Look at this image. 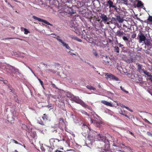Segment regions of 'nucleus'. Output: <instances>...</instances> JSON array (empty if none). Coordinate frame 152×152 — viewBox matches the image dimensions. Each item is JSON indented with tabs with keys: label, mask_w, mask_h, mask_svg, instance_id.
I'll use <instances>...</instances> for the list:
<instances>
[{
	"label": "nucleus",
	"mask_w": 152,
	"mask_h": 152,
	"mask_svg": "<svg viewBox=\"0 0 152 152\" xmlns=\"http://www.w3.org/2000/svg\"><path fill=\"white\" fill-rule=\"evenodd\" d=\"M95 138L97 140L102 141L104 143V148H101V152H107L110 148V143L109 141L106 139L105 137L99 134L96 136ZM102 148L101 147V148Z\"/></svg>",
	"instance_id": "f257e3e1"
},
{
	"label": "nucleus",
	"mask_w": 152,
	"mask_h": 152,
	"mask_svg": "<svg viewBox=\"0 0 152 152\" xmlns=\"http://www.w3.org/2000/svg\"><path fill=\"white\" fill-rule=\"evenodd\" d=\"M49 141L50 144L53 147H58L61 144V140L56 138H52Z\"/></svg>",
	"instance_id": "f03ea898"
},
{
	"label": "nucleus",
	"mask_w": 152,
	"mask_h": 152,
	"mask_svg": "<svg viewBox=\"0 0 152 152\" xmlns=\"http://www.w3.org/2000/svg\"><path fill=\"white\" fill-rule=\"evenodd\" d=\"M138 37L137 39H139V43L142 42L145 40L146 37L145 36L144 34L141 32L138 35Z\"/></svg>",
	"instance_id": "7ed1b4c3"
},
{
	"label": "nucleus",
	"mask_w": 152,
	"mask_h": 152,
	"mask_svg": "<svg viewBox=\"0 0 152 152\" xmlns=\"http://www.w3.org/2000/svg\"><path fill=\"white\" fill-rule=\"evenodd\" d=\"M55 38L58 41L62 43L63 46L65 47L68 50H71V48L68 45L64 42L63 40L61 39V37L59 36H58L57 37Z\"/></svg>",
	"instance_id": "20e7f679"
},
{
	"label": "nucleus",
	"mask_w": 152,
	"mask_h": 152,
	"mask_svg": "<svg viewBox=\"0 0 152 152\" xmlns=\"http://www.w3.org/2000/svg\"><path fill=\"white\" fill-rule=\"evenodd\" d=\"M105 76L107 79L110 78L116 81L119 80V79L118 77L111 74L105 73Z\"/></svg>",
	"instance_id": "39448f33"
},
{
	"label": "nucleus",
	"mask_w": 152,
	"mask_h": 152,
	"mask_svg": "<svg viewBox=\"0 0 152 152\" xmlns=\"http://www.w3.org/2000/svg\"><path fill=\"white\" fill-rule=\"evenodd\" d=\"M32 17L35 20H37L39 21L45 23L48 25H49L50 26H52V25L49 22H48L47 21L45 20L37 18V17L35 16H33Z\"/></svg>",
	"instance_id": "423d86ee"
},
{
	"label": "nucleus",
	"mask_w": 152,
	"mask_h": 152,
	"mask_svg": "<svg viewBox=\"0 0 152 152\" xmlns=\"http://www.w3.org/2000/svg\"><path fill=\"white\" fill-rule=\"evenodd\" d=\"M65 11L69 14L72 15L74 14L75 12H74L73 9L71 7H68L67 9L65 10Z\"/></svg>",
	"instance_id": "0eeeda50"
},
{
	"label": "nucleus",
	"mask_w": 152,
	"mask_h": 152,
	"mask_svg": "<svg viewBox=\"0 0 152 152\" xmlns=\"http://www.w3.org/2000/svg\"><path fill=\"white\" fill-rule=\"evenodd\" d=\"M91 123H93L95 126L97 127H100L101 124H102L101 122L100 121L98 122L96 120H94L92 119H91Z\"/></svg>",
	"instance_id": "6e6552de"
},
{
	"label": "nucleus",
	"mask_w": 152,
	"mask_h": 152,
	"mask_svg": "<svg viewBox=\"0 0 152 152\" xmlns=\"http://www.w3.org/2000/svg\"><path fill=\"white\" fill-rule=\"evenodd\" d=\"M74 101L77 103L80 104L83 107H85L88 108L89 107V106L88 105L86 104L83 102L81 100H75Z\"/></svg>",
	"instance_id": "1a4fd4ad"
},
{
	"label": "nucleus",
	"mask_w": 152,
	"mask_h": 152,
	"mask_svg": "<svg viewBox=\"0 0 152 152\" xmlns=\"http://www.w3.org/2000/svg\"><path fill=\"white\" fill-rule=\"evenodd\" d=\"M136 65L137 66V70L138 72L140 73L143 72L144 71V69H142V65L139 63H137Z\"/></svg>",
	"instance_id": "9d476101"
},
{
	"label": "nucleus",
	"mask_w": 152,
	"mask_h": 152,
	"mask_svg": "<svg viewBox=\"0 0 152 152\" xmlns=\"http://www.w3.org/2000/svg\"><path fill=\"white\" fill-rule=\"evenodd\" d=\"M136 60V57H134L133 58L131 56L129 57V58H127V60H125V61L127 63H130L135 62Z\"/></svg>",
	"instance_id": "9b49d317"
},
{
	"label": "nucleus",
	"mask_w": 152,
	"mask_h": 152,
	"mask_svg": "<svg viewBox=\"0 0 152 152\" xmlns=\"http://www.w3.org/2000/svg\"><path fill=\"white\" fill-rule=\"evenodd\" d=\"M12 114H13V116L12 117V118H10V116H9V115H8L7 116L8 121L9 122H10L11 124L14 123L13 121L14 120V119L13 117H15L16 113L14 112L13 113H12Z\"/></svg>",
	"instance_id": "f8f14e48"
},
{
	"label": "nucleus",
	"mask_w": 152,
	"mask_h": 152,
	"mask_svg": "<svg viewBox=\"0 0 152 152\" xmlns=\"http://www.w3.org/2000/svg\"><path fill=\"white\" fill-rule=\"evenodd\" d=\"M147 47V49L145 50V52L148 54H152V45Z\"/></svg>",
	"instance_id": "ddd939ff"
},
{
	"label": "nucleus",
	"mask_w": 152,
	"mask_h": 152,
	"mask_svg": "<svg viewBox=\"0 0 152 152\" xmlns=\"http://www.w3.org/2000/svg\"><path fill=\"white\" fill-rule=\"evenodd\" d=\"M151 40L149 39H146L145 41H144V44L145 45H147V46L152 45L151 44Z\"/></svg>",
	"instance_id": "4468645a"
},
{
	"label": "nucleus",
	"mask_w": 152,
	"mask_h": 152,
	"mask_svg": "<svg viewBox=\"0 0 152 152\" xmlns=\"http://www.w3.org/2000/svg\"><path fill=\"white\" fill-rule=\"evenodd\" d=\"M125 34L124 32L123 31H121V30L117 31L115 34L116 35L119 37H121Z\"/></svg>",
	"instance_id": "2eb2a0df"
},
{
	"label": "nucleus",
	"mask_w": 152,
	"mask_h": 152,
	"mask_svg": "<svg viewBox=\"0 0 152 152\" xmlns=\"http://www.w3.org/2000/svg\"><path fill=\"white\" fill-rule=\"evenodd\" d=\"M101 102L103 104L110 107H112L113 106V104L110 102H108L105 100H102Z\"/></svg>",
	"instance_id": "dca6fc26"
},
{
	"label": "nucleus",
	"mask_w": 152,
	"mask_h": 152,
	"mask_svg": "<svg viewBox=\"0 0 152 152\" xmlns=\"http://www.w3.org/2000/svg\"><path fill=\"white\" fill-rule=\"evenodd\" d=\"M107 3L106 4L107 6H108V4L109 5V7L110 8H111V7H112V8L116 7L115 6L113 5V2L112 1H111L110 0H109L107 2Z\"/></svg>",
	"instance_id": "f3484780"
},
{
	"label": "nucleus",
	"mask_w": 152,
	"mask_h": 152,
	"mask_svg": "<svg viewBox=\"0 0 152 152\" xmlns=\"http://www.w3.org/2000/svg\"><path fill=\"white\" fill-rule=\"evenodd\" d=\"M101 18L102 20V21H103L104 23H106L108 18L107 16L104 14H102Z\"/></svg>",
	"instance_id": "a211bd4d"
},
{
	"label": "nucleus",
	"mask_w": 152,
	"mask_h": 152,
	"mask_svg": "<svg viewBox=\"0 0 152 152\" xmlns=\"http://www.w3.org/2000/svg\"><path fill=\"white\" fill-rule=\"evenodd\" d=\"M116 20H117L119 23H122L124 20L119 15L116 16Z\"/></svg>",
	"instance_id": "6ab92c4d"
},
{
	"label": "nucleus",
	"mask_w": 152,
	"mask_h": 152,
	"mask_svg": "<svg viewBox=\"0 0 152 152\" xmlns=\"http://www.w3.org/2000/svg\"><path fill=\"white\" fill-rule=\"evenodd\" d=\"M48 115L46 114H44L43 116L42 117L43 119L45 121H46L48 120Z\"/></svg>",
	"instance_id": "aec40b11"
},
{
	"label": "nucleus",
	"mask_w": 152,
	"mask_h": 152,
	"mask_svg": "<svg viewBox=\"0 0 152 152\" xmlns=\"http://www.w3.org/2000/svg\"><path fill=\"white\" fill-rule=\"evenodd\" d=\"M86 88L90 90H95L96 89L90 85H87L86 86Z\"/></svg>",
	"instance_id": "412c9836"
},
{
	"label": "nucleus",
	"mask_w": 152,
	"mask_h": 152,
	"mask_svg": "<svg viewBox=\"0 0 152 152\" xmlns=\"http://www.w3.org/2000/svg\"><path fill=\"white\" fill-rule=\"evenodd\" d=\"M114 50L115 52L117 53L119 52V49L117 46H115L113 47Z\"/></svg>",
	"instance_id": "4be33fe9"
},
{
	"label": "nucleus",
	"mask_w": 152,
	"mask_h": 152,
	"mask_svg": "<svg viewBox=\"0 0 152 152\" xmlns=\"http://www.w3.org/2000/svg\"><path fill=\"white\" fill-rule=\"evenodd\" d=\"M142 6H143V4L142 3V2L141 1H139L137 4V7H139Z\"/></svg>",
	"instance_id": "5701e85b"
},
{
	"label": "nucleus",
	"mask_w": 152,
	"mask_h": 152,
	"mask_svg": "<svg viewBox=\"0 0 152 152\" xmlns=\"http://www.w3.org/2000/svg\"><path fill=\"white\" fill-rule=\"evenodd\" d=\"M37 123L42 125H45L44 123L41 119L37 120Z\"/></svg>",
	"instance_id": "b1692460"
},
{
	"label": "nucleus",
	"mask_w": 152,
	"mask_h": 152,
	"mask_svg": "<svg viewBox=\"0 0 152 152\" xmlns=\"http://www.w3.org/2000/svg\"><path fill=\"white\" fill-rule=\"evenodd\" d=\"M143 72L146 75H147L149 77L151 75L150 73L147 71H143Z\"/></svg>",
	"instance_id": "393cba45"
},
{
	"label": "nucleus",
	"mask_w": 152,
	"mask_h": 152,
	"mask_svg": "<svg viewBox=\"0 0 152 152\" xmlns=\"http://www.w3.org/2000/svg\"><path fill=\"white\" fill-rule=\"evenodd\" d=\"M60 123H61V124L63 123L64 124V120L63 118H60L59 119Z\"/></svg>",
	"instance_id": "a878e982"
},
{
	"label": "nucleus",
	"mask_w": 152,
	"mask_h": 152,
	"mask_svg": "<svg viewBox=\"0 0 152 152\" xmlns=\"http://www.w3.org/2000/svg\"><path fill=\"white\" fill-rule=\"evenodd\" d=\"M24 34H28V33H29L30 32L27 29L25 28L24 29Z\"/></svg>",
	"instance_id": "bb28decb"
},
{
	"label": "nucleus",
	"mask_w": 152,
	"mask_h": 152,
	"mask_svg": "<svg viewBox=\"0 0 152 152\" xmlns=\"http://www.w3.org/2000/svg\"><path fill=\"white\" fill-rule=\"evenodd\" d=\"M122 39L124 41H128L129 40L128 38H127L125 36H123Z\"/></svg>",
	"instance_id": "cd10ccee"
},
{
	"label": "nucleus",
	"mask_w": 152,
	"mask_h": 152,
	"mask_svg": "<svg viewBox=\"0 0 152 152\" xmlns=\"http://www.w3.org/2000/svg\"><path fill=\"white\" fill-rule=\"evenodd\" d=\"M93 54L94 55L96 56H98V54L97 53L96 51L95 50H93Z\"/></svg>",
	"instance_id": "c85d7f7f"
},
{
	"label": "nucleus",
	"mask_w": 152,
	"mask_h": 152,
	"mask_svg": "<svg viewBox=\"0 0 152 152\" xmlns=\"http://www.w3.org/2000/svg\"><path fill=\"white\" fill-rule=\"evenodd\" d=\"M10 69L12 70H13L15 71H16L17 70L15 68L11 66H10Z\"/></svg>",
	"instance_id": "c756f323"
},
{
	"label": "nucleus",
	"mask_w": 152,
	"mask_h": 152,
	"mask_svg": "<svg viewBox=\"0 0 152 152\" xmlns=\"http://www.w3.org/2000/svg\"><path fill=\"white\" fill-rule=\"evenodd\" d=\"M120 88L121 89V90L125 92L126 93H128V92L126 91L125 89L123 88V87L122 86H120Z\"/></svg>",
	"instance_id": "7c9ffc66"
},
{
	"label": "nucleus",
	"mask_w": 152,
	"mask_h": 152,
	"mask_svg": "<svg viewBox=\"0 0 152 152\" xmlns=\"http://www.w3.org/2000/svg\"><path fill=\"white\" fill-rule=\"evenodd\" d=\"M148 20L150 22H152V16H149Z\"/></svg>",
	"instance_id": "2f4dec72"
},
{
	"label": "nucleus",
	"mask_w": 152,
	"mask_h": 152,
	"mask_svg": "<svg viewBox=\"0 0 152 152\" xmlns=\"http://www.w3.org/2000/svg\"><path fill=\"white\" fill-rule=\"evenodd\" d=\"M124 115L125 116L127 117L128 118H129V119H130L131 118H132V117H133L132 115H130L129 116H128L127 115L125 114H124Z\"/></svg>",
	"instance_id": "473e14b6"
},
{
	"label": "nucleus",
	"mask_w": 152,
	"mask_h": 152,
	"mask_svg": "<svg viewBox=\"0 0 152 152\" xmlns=\"http://www.w3.org/2000/svg\"><path fill=\"white\" fill-rule=\"evenodd\" d=\"M75 40H76L77 41L79 42H82V40L81 39L78 38L77 37H76V39H75Z\"/></svg>",
	"instance_id": "72a5a7b5"
},
{
	"label": "nucleus",
	"mask_w": 152,
	"mask_h": 152,
	"mask_svg": "<svg viewBox=\"0 0 152 152\" xmlns=\"http://www.w3.org/2000/svg\"><path fill=\"white\" fill-rule=\"evenodd\" d=\"M48 148H49V149H48V151H50V152H55V151L54 152L52 151L53 149L52 148H51L50 147H48Z\"/></svg>",
	"instance_id": "f704fd0d"
},
{
	"label": "nucleus",
	"mask_w": 152,
	"mask_h": 152,
	"mask_svg": "<svg viewBox=\"0 0 152 152\" xmlns=\"http://www.w3.org/2000/svg\"><path fill=\"white\" fill-rule=\"evenodd\" d=\"M136 36V34H133L132 35V38L134 39L135 37Z\"/></svg>",
	"instance_id": "c9c22d12"
},
{
	"label": "nucleus",
	"mask_w": 152,
	"mask_h": 152,
	"mask_svg": "<svg viewBox=\"0 0 152 152\" xmlns=\"http://www.w3.org/2000/svg\"><path fill=\"white\" fill-rule=\"evenodd\" d=\"M38 80H39V82H40L41 84V85L42 86H43V82L40 79H39V78H38Z\"/></svg>",
	"instance_id": "e433bc0d"
},
{
	"label": "nucleus",
	"mask_w": 152,
	"mask_h": 152,
	"mask_svg": "<svg viewBox=\"0 0 152 152\" xmlns=\"http://www.w3.org/2000/svg\"><path fill=\"white\" fill-rule=\"evenodd\" d=\"M144 120L145 122L149 124H151V123L150 122H149L148 120H147V119H144Z\"/></svg>",
	"instance_id": "4c0bfd02"
},
{
	"label": "nucleus",
	"mask_w": 152,
	"mask_h": 152,
	"mask_svg": "<svg viewBox=\"0 0 152 152\" xmlns=\"http://www.w3.org/2000/svg\"><path fill=\"white\" fill-rule=\"evenodd\" d=\"M147 134L149 136L152 137V133H151V132H147Z\"/></svg>",
	"instance_id": "58836bf2"
},
{
	"label": "nucleus",
	"mask_w": 152,
	"mask_h": 152,
	"mask_svg": "<svg viewBox=\"0 0 152 152\" xmlns=\"http://www.w3.org/2000/svg\"><path fill=\"white\" fill-rule=\"evenodd\" d=\"M77 37H75L73 35H71L70 36V37L72 38V39H73L74 40H75V39H76V38Z\"/></svg>",
	"instance_id": "ea45409f"
},
{
	"label": "nucleus",
	"mask_w": 152,
	"mask_h": 152,
	"mask_svg": "<svg viewBox=\"0 0 152 152\" xmlns=\"http://www.w3.org/2000/svg\"><path fill=\"white\" fill-rule=\"evenodd\" d=\"M41 149L42 152H45V149L42 146L41 147Z\"/></svg>",
	"instance_id": "a19ab883"
},
{
	"label": "nucleus",
	"mask_w": 152,
	"mask_h": 152,
	"mask_svg": "<svg viewBox=\"0 0 152 152\" xmlns=\"http://www.w3.org/2000/svg\"><path fill=\"white\" fill-rule=\"evenodd\" d=\"M148 79L151 80V82L152 83V75H151L150 76H149V77L148 78Z\"/></svg>",
	"instance_id": "79ce46f5"
},
{
	"label": "nucleus",
	"mask_w": 152,
	"mask_h": 152,
	"mask_svg": "<svg viewBox=\"0 0 152 152\" xmlns=\"http://www.w3.org/2000/svg\"><path fill=\"white\" fill-rule=\"evenodd\" d=\"M51 85L52 86L53 88H56V85L52 83V82H51Z\"/></svg>",
	"instance_id": "37998d69"
},
{
	"label": "nucleus",
	"mask_w": 152,
	"mask_h": 152,
	"mask_svg": "<svg viewBox=\"0 0 152 152\" xmlns=\"http://www.w3.org/2000/svg\"><path fill=\"white\" fill-rule=\"evenodd\" d=\"M56 96L55 95H53L52 96V97L53 98L56 99Z\"/></svg>",
	"instance_id": "c03bdc74"
},
{
	"label": "nucleus",
	"mask_w": 152,
	"mask_h": 152,
	"mask_svg": "<svg viewBox=\"0 0 152 152\" xmlns=\"http://www.w3.org/2000/svg\"><path fill=\"white\" fill-rule=\"evenodd\" d=\"M53 133L54 132L57 133V131L56 129L54 130L53 131Z\"/></svg>",
	"instance_id": "a18cd8bd"
},
{
	"label": "nucleus",
	"mask_w": 152,
	"mask_h": 152,
	"mask_svg": "<svg viewBox=\"0 0 152 152\" xmlns=\"http://www.w3.org/2000/svg\"><path fill=\"white\" fill-rule=\"evenodd\" d=\"M129 133L130 134H131L132 135L134 136V134L132 132H131L129 131Z\"/></svg>",
	"instance_id": "49530a36"
},
{
	"label": "nucleus",
	"mask_w": 152,
	"mask_h": 152,
	"mask_svg": "<svg viewBox=\"0 0 152 152\" xmlns=\"http://www.w3.org/2000/svg\"><path fill=\"white\" fill-rule=\"evenodd\" d=\"M13 141H14V142L16 143V144H20L18 142H17V141L15 140H13Z\"/></svg>",
	"instance_id": "de8ad7c7"
},
{
	"label": "nucleus",
	"mask_w": 152,
	"mask_h": 152,
	"mask_svg": "<svg viewBox=\"0 0 152 152\" xmlns=\"http://www.w3.org/2000/svg\"><path fill=\"white\" fill-rule=\"evenodd\" d=\"M123 107H124V108H126V109H127L128 110L129 109V108L128 107H126V106H125L124 105H123Z\"/></svg>",
	"instance_id": "09e8293b"
},
{
	"label": "nucleus",
	"mask_w": 152,
	"mask_h": 152,
	"mask_svg": "<svg viewBox=\"0 0 152 152\" xmlns=\"http://www.w3.org/2000/svg\"><path fill=\"white\" fill-rule=\"evenodd\" d=\"M124 3L125 4H127V0H124Z\"/></svg>",
	"instance_id": "8fccbe9b"
},
{
	"label": "nucleus",
	"mask_w": 152,
	"mask_h": 152,
	"mask_svg": "<svg viewBox=\"0 0 152 152\" xmlns=\"http://www.w3.org/2000/svg\"><path fill=\"white\" fill-rule=\"evenodd\" d=\"M118 45H119V47H122L123 46V45L121 44L120 43H119L118 44Z\"/></svg>",
	"instance_id": "3c124183"
},
{
	"label": "nucleus",
	"mask_w": 152,
	"mask_h": 152,
	"mask_svg": "<svg viewBox=\"0 0 152 152\" xmlns=\"http://www.w3.org/2000/svg\"><path fill=\"white\" fill-rule=\"evenodd\" d=\"M28 69H29L30 70V71L33 73H34V72H33V71H32V70L31 69V68L29 67V66H28Z\"/></svg>",
	"instance_id": "603ef678"
},
{
	"label": "nucleus",
	"mask_w": 152,
	"mask_h": 152,
	"mask_svg": "<svg viewBox=\"0 0 152 152\" xmlns=\"http://www.w3.org/2000/svg\"><path fill=\"white\" fill-rule=\"evenodd\" d=\"M3 82L4 84H7V80H4Z\"/></svg>",
	"instance_id": "864d4df0"
},
{
	"label": "nucleus",
	"mask_w": 152,
	"mask_h": 152,
	"mask_svg": "<svg viewBox=\"0 0 152 152\" xmlns=\"http://www.w3.org/2000/svg\"><path fill=\"white\" fill-rule=\"evenodd\" d=\"M84 114L86 115H88V116L89 115V114L86 112H85L84 113Z\"/></svg>",
	"instance_id": "5fc2aeb1"
},
{
	"label": "nucleus",
	"mask_w": 152,
	"mask_h": 152,
	"mask_svg": "<svg viewBox=\"0 0 152 152\" xmlns=\"http://www.w3.org/2000/svg\"><path fill=\"white\" fill-rule=\"evenodd\" d=\"M60 140H61V142L62 141H65V139L64 138H62V139H60Z\"/></svg>",
	"instance_id": "6e6d98bb"
},
{
	"label": "nucleus",
	"mask_w": 152,
	"mask_h": 152,
	"mask_svg": "<svg viewBox=\"0 0 152 152\" xmlns=\"http://www.w3.org/2000/svg\"><path fill=\"white\" fill-rule=\"evenodd\" d=\"M3 79L1 77H0V81H3Z\"/></svg>",
	"instance_id": "4d7b16f0"
},
{
	"label": "nucleus",
	"mask_w": 152,
	"mask_h": 152,
	"mask_svg": "<svg viewBox=\"0 0 152 152\" xmlns=\"http://www.w3.org/2000/svg\"><path fill=\"white\" fill-rule=\"evenodd\" d=\"M123 27H126V28H127V26L125 24L123 25Z\"/></svg>",
	"instance_id": "13d9d810"
},
{
	"label": "nucleus",
	"mask_w": 152,
	"mask_h": 152,
	"mask_svg": "<svg viewBox=\"0 0 152 152\" xmlns=\"http://www.w3.org/2000/svg\"><path fill=\"white\" fill-rule=\"evenodd\" d=\"M121 113V114L122 115H124V113H123V112H122V111H121V113Z\"/></svg>",
	"instance_id": "bf43d9fd"
},
{
	"label": "nucleus",
	"mask_w": 152,
	"mask_h": 152,
	"mask_svg": "<svg viewBox=\"0 0 152 152\" xmlns=\"http://www.w3.org/2000/svg\"><path fill=\"white\" fill-rule=\"evenodd\" d=\"M36 134V132H34V135H33V136L32 137H35V134Z\"/></svg>",
	"instance_id": "052dcab7"
},
{
	"label": "nucleus",
	"mask_w": 152,
	"mask_h": 152,
	"mask_svg": "<svg viewBox=\"0 0 152 152\" xmlns=\"http://www.w3.org/2000/svg\"><path fill=\"white\" fill-rule=\"evenodd\" d=\"M127 59L126 58H123V60L124 61H125V60H127Z\"/></svg>",
	"instance_id": "680f3d73"
},
{
	"label": "nucleus",
	"mask_w": 152,
	"mask_h": 152,
	"mask_svg": "<svg viewBox=\"0 0 152 152\" xmlns=\"http://www.w3.org/2000/svg\"><path fill=\"white\" fill-rule=\"evenodd\" d=\"M50 72H52V69H49L48 70Z\"/></svg>",
	"instance_id": "e2e57ef3"
},
{
	"label": "nucleus",
	"mask_w": 152,
	"mask_h": 152,
	"mask_svg": "<svg viewBox=\"0 0 152 152\" xmlns=\"http://www.w3.org/2000/svg\"><path fill=\"white\" fill-rule=\"evenodd\" d=\"M13 38H7V39H13Z\"/></svg>",
	"instance_id": "0e129e2a"
},
{
	"label": "nucleus",
	"mask_w": 152,
	"mask_h": 152,
	"mask_svg": "<svg viewBox=\"0 0 152 152\" xmlns=\"http://www.w3.org/2000/svg\"><path fill=\"white\" fill-rule=\"evenodd\" d=\"M112 19H113V20H115V18H112Z\"/></svg>",
	"instance_id": "69168bd1"
},
{
	"label": "nucleus",
	"mask_w": 152,
	"mask_h": 152,
	"mask_svg": "<svg viewBox=\"0 0 152 152\" xmlns=\"http://www.w3.org/2000/svg\"><path fill=\"white\" fill-rule=\"evenodd\" d=\"M129 110L131 112H132L133 111L132 110H131V109H129Z\"/></svg>",
	"instance_id": "338daca9"
},
{
	"label": "nucleus",
	"mask_w": 152,
	"mask_h": 152,
	"mask_svg": "<svg viewBox=\"0 0 152 152\" xmlns=\"http://www.w3.org/2000/svg\"><path fill=\"white\" fill-rule=\"evenodd\" d=\"M15 152H18L17 151V150H15Z\"/></svg>",
	"instance_id": "774afa93"
}]
</instances>
